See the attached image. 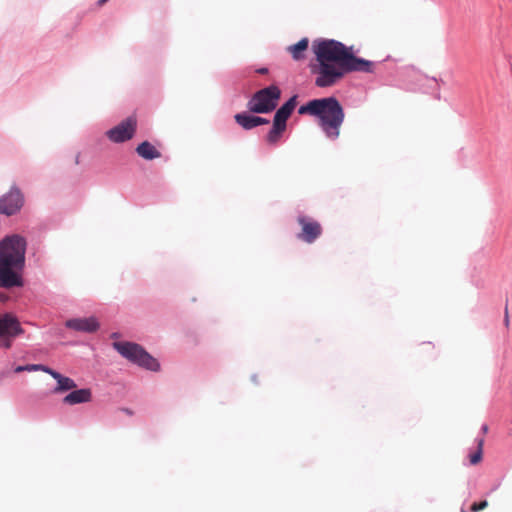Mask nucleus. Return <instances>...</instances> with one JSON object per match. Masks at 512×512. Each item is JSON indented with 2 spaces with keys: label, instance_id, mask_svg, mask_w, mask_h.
I'll return each instance as SVG.
<instances>
[{
  "label": "nucleus",
  "instance_id": "8",
  "mask_svg": "<svg viewBox=\"0 0 512 512\" xmlns=\"http://www.w3.org/2000/svg\"><path fill=\"white\" fill-rule=\"evenodd\" d=\"M24 205V196L21 190L12 186L10 191L0 197V214L11 216L18 213Z\"/></svg>",
  "mask_w": 512,
  "mask_h": 512
},
{
  "label": "nucleus",
  "instance_id": "9",
  "mask_svg": "<svg viewBox=\"0 0 512 512\" xmlns=\"http://www.w3.org/2000/svg\"><path fill=\"white\" fill-rule=\"evenodd\" d=\"M289 117L290 114L281 107L276 111L273 126L266 137L268 143L276 144L279 141L283 132L286 130V122Z\"/></svg>",
  "mask_w": 512,
  "mask_h": 512
},
{
  "label": "nucleus",
  "instance_id": "27",
  "mask_svg": "<svg viewBox=\"0 0 512 512\" xmlns=\"http://www.w3.org/2000/svg\"><path fill=\"white\" fill-rule=\"evenodd\" d=\"M258 72H259V73H261V74H264V73H266V72H267V69H266V68H262V69H260Z\"/></svg>",
  "mask_w": 512,
  "mask_h": 512
},
{
  "label": "nucleus",
  "instance_id": "23",
  "mask_svg": "<svg viewBox=\"0 0 512 512\" xmlns=\"http://www.w3.org/2000/svg\"><path fill=\"white\" fill-rule=\"evenodd\" d=\"M23 371H26V365L25 366H17L15 368V372L16 373H20V372H23Z\"/></svg>",
  "mask_w": 512,
  "mask_h": 512
},
{
  "label": "nucleus",
  "instance_id": "2",
  "mask_svg": "<svg viewBox=\"0 0 512 512\" xmlns=\"http://www.w3.org/2000/svg\"><path fill=\"white\" fill-rule=\"evenodd\" d=\"M26 241L19 235L7 236L0 242V287L23 285L21 272L25 264Z\"/></svg>",
  "mask_w": 512,
  "mask_h": 512
},
{
  "label": "nucleus",
  "instance_id": "1",
  "mask_svg": "<svg viewBox=\"0 0 512 512\" xmlns=\"http://www.w3.org/2000/svg\"><path fill=\"white\" fill-rule=\"evenodd\" d=\"M312 50L318 62L315 72L317 87H330L350 72L373 73L375 64L356 57L352 48L333 39H317L312 43Z\"/></svg>",
  "mask_w": 512,
  "mask_h": 512
},
{
  "label": "nucleus",
  "instance_id": "6",
  "mask_svg": "<svg viewBox=\"0 0 512 512\" xmlns=\"http://www.w3.org/2000/svg\"><path fill=\"white\" fill-rule=\"evenodd\" d=\"M137 128L135 116H129L118 125L106 132L107 137L114 143H122L133 138Z\"/></svg>",
  "mask_w": 512,
  "mask_h": 512
},
{
  "label": "nucleus",
  "instance_id": "16",
  "mask_svg": "<svg viewBox=\"0 0 512 512\" xmlns=\"http://www.w3.org/2000/svg\"><path fill=\"white\" fill-rule=\"evenodd\" d=\"M235 121L244 129L249 130L256 127L255 116L246 113H238L234 116Z\"/></svg>",
  "mask_w": 512,
  "mask_h": 512
},
{
  "label": "nucleus",
  "instance_id": "24",
  "mask_svg": "<svg viewBox=\"0 0 512 512\" xmlns=\"http://www.w3.org/2000/svg\"><path fill=\"white\" fill-rule=\"evenodd\" d=\"M7 299V296L0 292V301H5Z\"/></svg>",
  "mask_w": 512,
  "mask_h": 512
},
{
  "label": "nucleus",
  "instance_id": "22",
  "mask_svg": "<svg viewBox=\"0 0 512 512\" xmlns=\"http://www.w3.org/2000/svg\"><path fill=\"white\" fill-rule=\"evenodd\" d=\"M504 323H505V326L508 327L509 326V316H508V309L506 308L505 309V318H504Z\"/></svg>",
  "mask_w": 512,
  "mask_h": 512
},
{
  "label": "nucleus",
  "instance_id": "21",
  "mask_svg": "<svg viewBox=\"0 0 512 512\" xmlns=\"http://www.w3.org/2000/svg\"><path fill=\"white\" fill-rule=\"evenodd\" d=\"M255 124H256V127L259 126V125H264V124H268L269 123V120L265 119V118H262V117H259V116H255Z\"/></svg>",
  "mask_w": 512,
  "mask_h": 512
},
{
  "label": "nucleus",
  "instance_id": "17",
  "mask_svg": "<svg viewBox=\"0 0 512 512\" xmlns=\"http://www.w3.org/2000/svg\"><path fill=\"white\" fill-rule=\"evenodd\" d=\"M483 444H484V439L483 438L479 439L477 451L470 455L469 459H470V463L472 465H476L481 462L482 454H483Z\"/></svg>",
  "mask_w": 512,
  "mask_h": 512
},
{
  "label": "nucleus",
  "instance_id": "11",
  "mask_svg": "<svg viewBox=\"0 0 512 512\" xmlns=\"http://www.w3.org/2000/svg\"><path fill=\"white\" fill-rule=\"evenodd\" d=\"M21 332L19 322L10 315L0 316V336H15Z\"/></svg>",
  "mask_w": 512,
  "mask_h": 512
},
{
  "label": "nucleus",
  "instance_id": "12",
  "mask_svg": "<svg viewBox=\"0 0 512 512\" xmlns=\"http://www.w3.org/2000/svg\"><path fill=\"white\" fill-rule=\"evenodd\" d=\"M92 399V393L90 389L84 388L79 390H74L65 396L63 399L64 403L69 405H75L80 403L90 402Z\"/></svg>",
  "mask_w": 512,
  "mask_h": 512
},
{
  "label": "nucleus",
  "instance_id": "10",
  "mask_svg": "<svg viewBox=\"0 0 512 512\" xmlns=\"http://www.w3.org/2000/svg\"><path fill=\"white\" fill-rule=\"evenodd\" d=\"M66 327L79 332L92 333L98 330L99 323L95 317L69 319Z\"/></svg>",
  "mask_w": 512,
  "mask_h": 512
},
{
  "label": "nucleus",
  "instance_id": "4",
  "mask_svg": "<svg viewBox=\"0 0 512 512\" xmlns=\"http://www.w3.org/2000/svg\"><path fill=\"white\" fill-rule=\"evenodd\" d=\"M113 347L123 357L146 369L157 371L159 363L149 355L140 345L132 342H114Z\"/></svg>",
  "mask_w": 512,
  "mask_h": 512
},
{
  "label": "nucleus",
  "instance_id": "18",
  "mask_svg": "<svg viewBox=\"0 0 512 512\" xmlns=\"http://www.w3.org/2000/svg\"><path fill=\"white\" fill-rule=\"evenodd\" d=\"M297 104V96H292L287 102H285L281 108L286 110L290 115L292 114L293 110L295 109Z\"/></svg>",
  "mask_w": 512,
  "mask_h": 512
},
{
  "label": "nucleus",
  "instance_id": "3",
  "mask_svg": "<svg viewBox=\"0 0 512 512\" xmlns=\"http://www.w3.org/2000/svg\"><path fill=\"white\" fill-rule=\"evenodd\" d=\"M298 113L308 114L319 118V126L326 136L336 139L340 135V127L344 121V110L335 97L314 99L302 105Z\"/></svg>",
  "mask_w": 512,
  "mask_h": 512
},
{
  "label": "nucleus",
  "instance_id": "25",
  "mask_svg": "<svg viewBox=\"0 0 512 512\" xmlns=\"http://www.w3.org/2000/svg\"><path fill=\"white\" fill-rule=\"evenodd\" d=\"M482 430H483V432H484V433H487V431H488V426H487V425H483V426H482Z\"/></svg>",
  "mask_w": 512,
  "mask_h": 512
},
{
  "label": "nucleus",
  "instance_id": "26",
  "mask_svg": "<svg viewBox=\"0 0 512 512\" xmlns=\"http://www.w3.org/2000/svg\"><path fill=\"white\" fill-rule=\"evenodd\" d=\"M108 0H98V4L101 6L105 4Z\"/></svg>",
  "mask_w": 512,
  "mask_h": 512
},
{
  "label": "nucleus",
  "instance_id": "7",
  "mask_svg": "<svg viewBox=\"0 0 512 512\" xmlns=\"http://www.w3.org/2000/svg\"><path fill=\"white\" fill-rule=\"evenodd\" d=\"M297 222L301 227V231L297 234L299 240L312 244L321 236L322 226L315 219L300 215L297 217Z\"/></svg>",
  "mask_w": 512,
  "mask_h": 512
},
{
  "label": "nucleus",
  "instance_id": "19",
  "mask_svg": "<svg viewBox=\"0 0 512 512\" xmlns=\"http://www.w3.org/2000/svg\"><path fill=\"white\" fill-rule=\"evenodd\" d=\"M488 507V501L486 500H483L481 502H475L471 505L470 507V511L471 512H479V511H482L484 510L485 508Z\"/></svg>",
  "mask_w": 512,
  "mask_h": 512
},
{
  "label": "nucleus",
  "instance_id": "15",
  "mask_svg": "<svg viewBox=\"0 0 512 512\" xmlns=\"http://www.w3.org/2000/svg\"><path fill=\"white\" fill-rule=\"evenodd\" d=\"M309 46L308 38H302L296 44L287 47V51L291 54L292 58L296 61L303 60L305 53Z\"/></svg>",
  "mask_w": 512,
  "mask_h": 512
},
{
  "label": "nucleus",
  "instance_id": "14",
  "mask_svg": "<svg viewBox=\"0 0 512 512\" xmlns=\"http://www.w3.org/2000/svg\"><path fill=\"white\" fill-rule=\"evenodd\" d=\"M136 152L145 160H153L161 157V153L148 141L140 143L136 148Z\"/></svg>",
  "mask_w": 512,
  "mask_h": 512
},
{
  "label": "nucleus",
  "instance_id": "5",
  "mask_svg": "<svg viewBox=\"0 0 512 512\" xmlns=\"http://www.w3.org/2000/svg\"><path fill=\"white\" fill-rule=\"evenodd\" d=\"M280 96V89L271 85L257 91L248 101L247 107L253 113H269L276 108Z\"/></svg>",
  "mask_w": 512,
  "mask_h": 512
},
{
  "label": "nucleus",
  "instance_id": "13",
  "mask_svg": "<svg viewBox=\"0 0 512 512\" xmlns=\"http://www.w3.org/2000/svg\"><path fill=\"white\" fill-rule=\"evenodd\" d=\"M46 373L50 374L55 380H57V387L55 388L56 392L68 391L77 387L74 380L63 376L52 369H47Z\"/></svg>",
  "mask_w": 512,
  "mask_h": 512
},
{
  "label": "nucleus",
  "instance_id": "20",
  "mask_svg": "<svg viewBox=\"0 0 512 512\" xmlns=\"http://www.w3.org/2000/svg\"><path fill=\"white\" fill-rule=\"evenodd\" d=\"M47 369H50V368L47 367V366H44V365H40V364L26 365V371H38V370H41V371L46 372Z\"/></svg>",
  "mask_w": 512,
  "mask_h": 512
}]
</instances>
